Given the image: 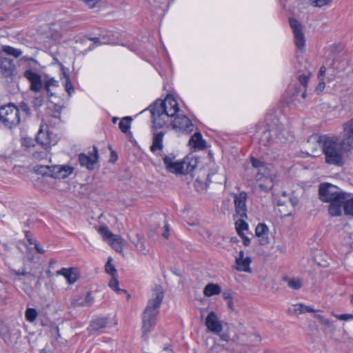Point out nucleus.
Segmentation results:
<instances>
[{
    "instance_id": "nucleus-1",
    "label": "nucleus",
    "mask_w": 353,
    "mask_h": 353,
    "mask_svg": "<svg viewBox=\"0 0 353 353\" xmlns=\"http://www.w3.org/2000/svg\"><path fill=\"white\" fill-rule=\"evenodd\" d=\"M319 143L325 156V162L329 165L341 167L344 165V154L351 152L336 134L314 135L310 137Z\"/></svg>"
},
{
    "instance_id": "nucleus-2",
    "label": "nucleus",
    "mask_w": 353,
    "mask_h": 353,
    "mask_svg": "<svg viewBox=\"0 0 353 353\" xmlns=\"http://www.w3.org/2000/svg\"><path fill=\"white\" fill-rule=\"evenodd\" d=\"M150 110L153 128L157 130L168 125L170 119L176 115L179 108L176 100L168 94L163 101L157 99L150 106Z\"/></svg>"
},
{
    "instance_id": "nucleus-3",
    "label": "nucleus",
    "mask_w": 353,
    "mask_h": 353,
    "mask_svg": "<svg viewBox=\"0 0 353 353\" xmlns=\"http://www.w3.org/2000/svg\"><path fill=\"white\" fill-rule=\"evenodd\" d=\"M164 298V292L161 285H156L153 289V297L150 299L142 314V338L148 340V334L156 325L159 308Z\"/></svg>"
},
{
    "instance_id": "nucleus-4",
    "label": "nucleus",
    "mask_w": 353,
    "mask_h": 353,
    "mask_svg": "<svg viewBox=\"0 0 353 353\" xmlns=\"http://www.w3.org/2000/svg\"><path fill=\"white\" fill-rule=\"evenodd\" d=\"M345 192L329 183H321L319 188V198L324 203H330L329 214L336 216L341 215V201L345 199Z\"/></svg>"
},
{
    "instance_id": "nucleus-5",
    "label": "nucleus",
    "mask_w": 353,
    "mask_h": 353,
    "mask_svg": "<svg viewBox=\"0 0 353 353\" xmlns=\"http://www.w3.org/2000/svg\"><path fill=\"white\" fill-rule=\"evenodd\" d=\"M19 110L13 103L0 108V121L8 128L12 129L21 122Z\"/></svg>"
},
{
    "instance_id": "nucleus-6",
    "label": "nucleus",
    "mask_w": 353,
    "mask_h": 353,
    "mask_svg": "<svg viewBox=\"0 0 353 353\" xmlns=\"http://www.w3.org/2000/svg\"><path fill=\"white\" fill-rule=\"evenodd\" d=\"M250 162L252 167L258 170L257 174H256V181H260L264 178L271 183V182L276 177L274 168L271 164H268L254 157L250 158Z\"/></svg>"
},
{
    "instance_id": "nucleus-7",
    "label": "nucleus",
    "mask_w": 353,
    "mask_h": 353,
    "mask_svg": "<svg viewBox=\"0 0 353 353\" xmlns=\"http://www.w3.org/2000/svg\"><path fill=\"white\" fill-rule=\"evenodd\" d=\"M290 25L293 31L296 46L299 50H303L305 48V39L301 24L298 20L292 18L290 19Z\"/></svg>"
},
{
    "instance_id": "nucleus-8",
    "label": "nucleus",
    "mask_w": 353,
    "mask_h": 353,
    "mask_svg": "<svg viewBox=\"0 0 353 353\" xmlns=\"http://www.w3.org/2000/svg\"><path fill=\"white\" fill-rule=\"evenodd\" d=\"M98 149L94 145L93 146L92 151H90L88 154L81 153L79 154L80 165L87 168L89 170H93L94 169V165L98 162Z\"/></svg>"
},
{
    "instance_id": "nucleus-9",
    "label": "nucleus",
    "mask_w": 353,
    "mask_h": 353,
    "mask_svg": "<svg viewBox=\"0 0 353 353\" xmlns=\"http://www.w3.org/2000/svg\"><path fill=\"white\" fill-rule=\"evenodd\" d=\"M340 137L350 150H353V117L342 124V132Z\"/></svg>"
},
{
    "instance_id": "nucleus-10",
    "label": "nucleus",
    "mask_w": 353,
    "mask_h": 353,
    "mask_svg": "<svg viewBox=\"0 0 353 353\" xmlns=\"http://www.w3.org/2000/svg\"><path fill=\"white\" fill-rule=\"evenodd\" d=\"M172 129L185 132L187 134L193 130V125L190 119L185 115H177L171 123Z\"/></svg>"
},
{
    "instance_id": "nucleus-11",
    "label": "nucleus",
    "mask_w": 353,
    "mask_h": 353,
    "mask_svg": "<svg viewBox=\"0 0 353 353\" xmlns=\"http://www.w3.org/2000/svg\"><path fill=\"white\" fill-rule=\"evenodd\" d=\"M234 205L236 215L242 218L247 217V193L241 192L239 194H234Z\"/></svg>"
},
{
    "instance_id": "nucleus-12",
    "label": "nucleus",
    "mask_w": 353,
    "mask_h": 353,
    "mask_svg": "<svg viewBox=\"0 0 353 353\" xmlns=\"http://www.w3.org/2000/svg\"><path fill=\"white\" fill-rule=\"evenodd\" d=\"M23 76L30 83V90L35 92H39L41 90L43 87V83L40 74L29 69L24 72Z\"/></svg>"
},
{
    "instance_id": "nucleus-13",
    "label": "nucleus",
    "mask_w": 353,
    "mask_h": 353,
    "mask_svg": "<svg viewBox=\"0 0 353 353\" xmlns=\"http://www.w3.org/2000/svg\"><path fill=\"white\" fill-rule=\"evenodd\" d=\"M165 133L163 132H154L152 136V143L150 148V151L154 154L163 156L161 154L163 148V139Z\"/></svg>"
},
{
    "instance_id": "nucleus-14",
    "label": "nucleus",
    "mask_w": 353,
    "mask_h": 353,
    "mask_svg": "<svg viewBox=\"0 0 353 353\" xmlns=\"http://www.w3.org/2000/svg\"><path fill=\"white\" fill-rule=\"evenodd\" d=\"M205 325L208 329L213 333H219L223 329L221 322L218 320L214 312H210L208 314L205 320Z\"/></svg>"
},
{
    "instance_id": "nucleus-15",
    "label": "nucleus",
    "mask_w": 353,
    "mask_h": 353,
    "mask_svg": "<svg viewBox=\"0 0 353 353\" xmlns=\"http://www.w3.org/2000/svg\"><path fill=\"white\" fill-rule=\"evenodd\" d=\"M238 271H242L250 273L252 270L250 265L252 262L250 257H244V252L243 250L239 252V256L236 257L235 260Z\"/></svg>"
},
{
    "instance_id": "nucleus-16",
    "label": "nucleus",
    "mask_w": 353,
    "mask_h": 353,
    "mask_svg": "<svg viewBox=\"0 0 353 353\" xmlns=\"http://www.w3.org/2000/svg\"><path fill=\"white\" fill-rule=\"evenodd\" d=\"M15 70L13 61L8 58L0 57V75L8 77L12 74Z\"/></svg>"
},
{
    "instance_id": "nucleus-17",
    "label": "nucleus",
    "mask_w": 353,
    "mask_h": 353,
    "mask_svg": "<svg viewBox=\"0 0 353 353\" xmlns=\"http://www.w3.org/2000/svg\"><path fill=\"white\" fill-rule=\"evenodd\" d=\"M344 198L345 199L341 201L340 203L341 214L343 208L345 215L353 216V196L350 193L345 192Z\"/></svg>"
},
{
    "instance_id": "nucleus-18",
    "label": "nucleus",
    "mask_w": 353,
    "mask_h": 353,
    "mask_svg": "<svg viewBox=\"0 0 353 353\" xmlns=\"http://www.w3.org/2000/svg\"><path fill=\"white\" fill-rule=\"evenodd\" d=\"M37 142L40 144L44 150H47L50 148L51 140L48 131H44L43 126H41L39 131L36 136Z\"/></svg>"
},
{
    "instance_id": "nucleus-19",
    "label": "nucleus",
    "mask_w": 353,
    "mask_h": 353,
    "mask_svg": "<svg viewBox=\"0 0 353 353\" xmlns=\"http://www.w3.org/2000/svg\"><path fill=\"white\" fill-rule=\"evenodd\" d=\"M268 226L264 223H260L256 228L255 233L256 236L259 239L261 245H265L269 243L268 236Z\"/></svg>"
},
{
    "instance_id": "nucleus-20",
    "label": "nucleus",
    "mask_w": 353,
    "mask_h": 353,
    "mask_svg": "<svg viewBox=\"0 0 353 353\" xmlns=\"http://www.w3.org/2000/svg\"><path fill=\"white\" fill-rule=\"evenodd\" d=\"M52 170L53 172L50 174V176L54 178H65L73 171V168L68 165L54 166L52 167Z\"/></svg>"
},
{
    "instance_id": "nucleus-21",
    "label": "nucleus",
    "mask_w": 353,
    "mask_h": 353,
    "mask_svg": "<svg viewBox=\"0 0 353 353\" xmlns=\"http://www.w3.org/2000/svg\"><path fill=\"white\" fill-rule=\"evenodd\" d=\"M189 145L194 148L203 150L206 148V143L200 132H195L189 141Z\"/></svg>"
},
{
    "instance_id": "nucleus-22",
    "label": "nucleus",
    "mask_w": 353,
    "mask_h": 353,
    "mask_svg": "<svg viewBox=\"0 0 353 353\" xmlns=\"http://www.w3.org/2000/svg\"><path fill=\"white\" fill-rule=\"evenodd\" d=\"M107 324L108 319L106 318H99L92 321L88 328L90 333L105 328Z\"/></svg>"
},
{
    "instance_id": "nucleus-23",
    "label": "nucleus",
    "mask_w": 353,
    "mask_h": 353,
    "mask_svg": "<svg viewBox=\"0 0 353 353\" xmlns=\"http://www.w3.org/2000/svg\"><path fill=\"white\" fill-rule=\"evenodd\" d=\"M184 163L185 162L174 161L167 168V170L175 174H184Z\"/></svg>"
},
{
    "instance_id": "nucleus-24",
    "label": "nucleus",
    "mask_w": 353,
    "mask_h": 353,
    "mask_svg": "<svg viewBox=\"0 0 353 353\" xmlns=\"http://www.w3.org/2000/svg\"><path fill=\"white\" fill-rule=\"evenodd\" d=\"M221 290V288L218 285L210 283L205 287L203 293L206 296H211L212 295L219 294Z\"/></svg>"
},
{
    "instance_id": "nucleus-25",
    "label": "nucleus",
    "mask_w": 353,
    "mask_h": 353,
    "mask_svg": "<svg viewBox=\"0 0 353 353\" xmlns=\"http://www.w3.org/2000/svg\"><path fill=\"white\" fill-rule=\"evenodd\" d=\"M283 280L287 282L288 286L293 290H299L303 286V282L299 278H288L284 277Z\"/></svg>"
},
{
    "instance_id": "nucleus-26",
    "label": "nucleus",
    "mask_w": 353,
    "mask_h": 353,
    "mask_svg": "<svg viewBox=\"0 0 353 353\" xmlns=\"http://www.w3.org/2000/svg\"><path fill=\"white\" fill-rule=\"evenodd\" d=\"M44 96L41 94H36L31 101V105L34 111L39 112L40 108L43 105Z\"/></svg>"
},
{
    "instance_id": "nucleus-27",
    "label": "nucleus",
    "mask_w": 353,
    "mask_h": 353,
    "mask_svg": "<svg viewBox=\"0 0 353 353\" xmlns=\"http://www.w3.org/2000/svg\"><path fill=\"white\" fill-rule=\"evenodd\" d=\"M246 219L239 216L235 222L236 230L239 236H243V231L248 230V225L245 220Z\"/></svg>"
},
{
    "instance_id": "nucleus-28",
    "label": "nucleus",
    "mask_w": 353,
    "mask_h": 353,
    "mask_svg": "<svg viewBox=\"0 0 353 353\" xmlns=\"http://www.w3.org/2000/svg\"><path fill=\"white\" fill-rule=\"evenodd\" d=\"M123 239L118 236V235H114V236L108 241L112 247L117 252H121L123 250Z\"/></svg>"
},
{
    "instance_id": "nucleus-29",
    "label": "nucleus",
    "mask_w": 353,
    "mask_h": 353,
    "mask_svg": "<svg viewBox=\"0 0 353 353\" xmlns=\"http://www.w3.org/2000/svg\"><path fill=\"white\" fill-rule=\"evenodd\" d=\"M17 108L19 110V113L22 112L24 114L23 116V120H26L27 117H30L32 115V112L30 105L24 101L20 102L17 106Z\"/></svg>"
},
{
    "instance_id": "nucleus-30",
    "label": "nucleus",
    "mask_w": 353,
    "mask_h": 353,
    "mask_svg": "<svg viewBox=\"0 0 353 353\" xmlns=\"http://www.w3.org/2000/svg\"><path fill=\"white\" fill-rule=\"evenodd\" d=\"M182 162L184 163V174L192 172L196 167L197 161L195 159H185Z\"/></svg>"
},
{
    "instance_id": "nucleus-31",
    "label": "nucleus",
    "mask_w": 353,
    "mask_h": 353,
    "mask_svg": "<svg viewBox=\"0 0 353 353\" xmlns=\"http://www.w3.org/2000/svg\"><path fill=\"white\" fill-rule=\"evenodd\" d=\"M79 275L77 268H68V272L65 279L69 283H75L79 279Z\"/></svg>"
},
{
    "instance_id": "nucleus-32",
    "label": "nucleus",
    "mask_w": 353,
    "mask_h": 353,
    "mask_svg": "<svg viewBox=\"0 0 353 353\" xmlns=\"http://www.w3.org/2000/svg\"><path fill=\"white\" fill-rule=\"evenodd\" d=\"M131 121L132 118L130 117H124L120 121L119 127L122 132L126 133L129 130Z\"/></svg>"
},
{
    "instance_id": "nucleus-33",
    "label": "nucleus",
    "mask_w": 353,
    "mask_h": 353,
    "mask_svg": "<svg viewBox=\"0 0 353 353\" xmlns=\"http://www.w3.org/2000/svg\"><path fill=\"white\" fill-rule=\"evenodd\" d=\"M2 50L9 54L14 57L15 58H18L20 57L22 54V52L19 50L14 48L13 47L9 46H2Z\"/></svg>"
},
{
    "instance_id": "nucleus-34",
    "label": "nucleus",
    "mask_w": 353,
    "mask_h": 353,
    "mask_svg": "<svg viewBox=\"0 0 353 353\" xmlns=\"http://www.w3.org/2000/svg\"><path fill=\"white\" fill-rule=\"evenodd\" d=\"M294 312L299 314L315 312V310L312 307L305 305L302 303L294 305Z\"/></svg>"
},
{
    "instance_id": "nucleus-35",
    "label": "nucleus",
    "mask_w": 353,
    "mask_h": 353,
    "mask_svg": "<svg viewBox=\"0 0 353 353\" xmlns=\"http://www.w3.org/2000/svg\"><path fill=\"white\" fill-rule=\"evenodd\" d=\"M63 75L65 80L64 85L65 90L68 92L69 96H71V94L74 92L73 84L71 82L68 74H67L65 72H63Z\"/></svg>"
},
{
    "instance_id": "nucleus-36",
    "label": "nucleus",
    "mask_w": 353,
    "mask_h": 353,
    "mask_svg": "<svg viewBox=\"0 0 353 353\" xmlns=\"http://www.w3.org/2000/svg\"><path fill=\"white\" fill-rule=\"evenodd\" d=\"M38 316V312L36 309L28 307L25 312V316L28 321L34 322Z\"/></svg>"
},
{
    "instance_id": "nucleus-37",
    "label": "nucleus",
    "mask_w": 353,
    "mask_h": 353,
    "mask_svg": "<svg viewBox=\"0 0 353 353\" xmlns=\"http://www.w3.org/2000/svg\"><path fill=\"white\" fill-rule=\"evenodd\" d=\"M58 81H56L54 78L48 79L44 83V88L46 90L49 96H52L53 94L50 91L51 87H57Z\"/></svg>"
},
{
    "instance_id": "nucleus-38",
    "label": "nucleus",
    "mask_w": 353,
    "mask_h": 353,
    "mask_svg": "<svg viewBox=\"0 0 353 353\" xmlns=\"http://www.w3.org/2000/svg\"><path fill=\"white\" fill-rule=\"evenodd\" d=\"M99 233L103 236V238L105 241H110L113 236L114 234H112L108 229L107 226H101L99 227L98 230Z\"/></svg>"
},
{
    "instance_id": "nucleus-39",
    "label": "nucleus",
    "mask_w": 353,
    "mask_h": 353,
    "mask_svg": "<svg viewBox=\"0 0 353 353\" xmlns=\"http://www.w3.org/2000/svg\"><path fill=\"white\" fill-rule=\"evenodd\" d=\"M36 172L38 173H40L43 175L45 174H52L53 172L52 167H50L48 165H40L37 166V168L36 169Z\"/></svg>"
},
{
    "instance_id": "nucleus-40",
    "label": "nucleus",
    "mask_w": 353,
    "mask_h": 353,
    "mask_svg": "<svg viewBox=\"0 0 353 353\" xmlns=\"http://www.w3.org/2000/svg\"><path fill=\"white\" fill-rule=\"evenodd\" d=\"M310 76V71H307L305 73L299 74V77H298V79H299V83L305 87L307 83V81H308Z\"/></svg>"
},
{
    "instance_id": "nucleus-41",
    "label": "nucleus",
    "mask_w": 353,
    "mask_h": 353,
    "mask_svg": "<svg viewBox=\"0 0 353 353\" xmlns=\"http://www.w3.org/2000/svg\"><path fill=\"white\" fill-rule=\"evenodd\" d=\"M111 261V258H109L108 262L105 264V271L109 274L113 276L117 272V270L114 265L112 263Z\"/></svg>"
},
{
    "instance_id": "nucleus-42",
    "label": "nucleus",
    "mask_w": 353,
    "mask_h": 353,
    "mask_svg": "<svg viewBox=\"0 0 353 353\" xmlns=\"http://www.w3.org/2000/svg\"><path fill=\"white\" fill-rule=\"evenodd\" d=\"M136 248L137 250L143 254H146L149 251L143 240L138 241L137 243L136 244Z\"/></svg>"
},
{
    "instance_id": "nucleus-43",
    "label": "nucleus",
    "mask_w": 353,
    "mask_h": 353,
    "mask_svg": "<svg viewBox=\"0 0 353 353\" xmlns=\"http://www.w3.org/2000/svg\"><path fill=\"white\" fill-rule=\"evenodd\" d=\"M109 286L118 293L121 292L126 293V291L119 288V281L116 279H112L110 281Z\"/></svg>"
},
{
    "instance_id": "nucleus-44",
    "label": "nucleus",
    "mask_w": 353,
    "mask_h": 353,
    "mask_svg": "<svg viewBox=\"0 0 353 353\" xmlns=\"http://www.w3.org/2000/svg\"><path fill=\"white\" fill-rule=\"evenodd\" d=\"M47 156H48V152H47V150H46L43 151H36L32 153V157H33V159H34L36 160H41V159H46V158H47Z\"/></svg>"
},
{
    "instance_id": "nucleus-45",
    "label": "nucleus",
    "mask_w": 353,
    "mask_h": 353,
    "mask_svg": "<svg viewBox=\"0 0 353 353\" xmlns=\"http://www.w3.org/2000/svg\"><path fill=\"white\" fill-rule=\"evenodd\" d=\"M276 214L281 218L290 216L291 212L285 209V205L283 207H279L276 210Z\"/></svg>"
},
{
    "instance_id": "nucleus-46",
    "label": "nucleus",
    "mask_w": 353,
    "mask_h": 353,
    "mask_svg": "<svg viewBox=\"0 0 353 353\" xmlns=\"http://www.w3.org/2000/svg\"><path fill=\"white\" fill-rule=\"evenodd\" d=\"M304 63H306V62L305 61H299L297 62V63H296L295 67L297 69L298 72H300V73L302 72V74H303V73L306 72L307 71H310L307 68L305 64H304Z\"/></svg>"
},
{
    "instance_id": "nucleus-47",
    "label": "nucleus",
    "mask_w": 353,
    "mask_h": 353,
    "mask_svg": "<svg viewBox=\"0 0 353 353\" xmlns=\"http://www.w3.org/2000/svg\"><path fill=\"white\" fill-rule=\"evenodd\" d=\"M273 187L272 181L271 183H269V181H266L265 179V183H260L259 185V188L265 192H268L269 190H270Z\"/></svg>"
},
{
    "instance_id": "nucleus-48",
    "label": "nucleus",
    "mask_w": 353,
    "mask_h": 353,
    "mask_svg": "<svg viewBox=\"0 0 353 353\" xmlns=\"http://www.w3.org/2000/svg\"><path fill=\"white\" fill-rule=\"evenodd\" d=\"M174 158L175 157L173 155H165L163 157V163L165 165L166 169L169 168V166L174 162Z\"/></svg>"
},
{
    "instance_id": "nucleus-49",
    "label": "nucleus",
    "mask_w": 353,
    "mask_h": 353,
    "mask_svg": "<svg viewBox=\"0 0 353 353\" xmlns=\"http://www.w3.org/2000/svg\"><path fill=\"white\" fill-rule=\"evenodd\" d=\"M194 186L198 191H205L208 188V185L206 183H203L202 181L198 179H196Z\"/></svg>"
},
{
    "instance_id": "nucleus-50",
    "label": "nucleus",
    "mask_w": 353,
    "mask_h": 353,
    "mask_svg": "<svg viewBox=\"0 0 353 353\" xmlns=\"http://www.w3.org/2000/svg\"><path fill=\"white\" fill-rule=\"evenodd\" d=\"M316 317L319 319V322L325 325L326 327H331L332 323V321L326 318H325L324 316H321V315H316Z\"/></svg>"
},
{
    "instance_id": "nucleus-51",
    "label": "nucleus",
    "mask_w": 353,
    "mask_h": 353,
    "mask_svg": "<svg viewBox=\"0 0 353 353\" xmlns=\"http://www.w3.org/2000/svg\"><path fill=\"white\" fill-rule=\"evenodd\" d=\"M311 4L314 7H322L329 3V0H310Z\"/></svg>"
},
{
    "instance_id": "nucleus-52",
    "label": "nucleus",
    "mask_w": 353,
    "mask_h": 353,
    "mask_svg": "<svg viewBox=\"0 0 353 353\" xmlns=\"http://www.w3.org/2000/svg\"><path fill=\"white\" fill-rule=\"evenodd\" d=\"M334 316L339 320L341 321H348L353 319V314H334Z\"/></svg>"
},
{
    "instance_id": "nucleus-53",
    "label": "nucleus",
    "mask_w": 353,
    "mask_h": 353,
    "mask_svg": "<svg viewBox=\"0 0 353 353\" xmlns=\"http://www.w3.org/2000/svg\"><path fill=\"white\" fill-rule=\"evenodd\" d=\"M93 302H94L93 296L91 295L90 292H88L87 295L85 296V299L84 305L90 306L92 304Z\"/></svg>"
},
{
    "instance_id": "nucleus-54",
    "label": "nucleus",
    "mask_w": 353,
    "mask_h": 353,
    "mask_svg": "<svg viewBox=\"0 0 353 353\" xmlns=\"http://www.w3.org/2000/svg\"><path fill=\"white\" fill-rule=\"evenodd\" d=\"M88 7L92 8L101 0H82Z\"/></svg>"
},
{
    "instance_id": "nucleus-55",
    "label": "nucleus",
    "mask_w": 353,
    "mask_h": 353,
    "mask_svg": "<svg viewBox=\"0 0 353 353\" xmlns=\"http://www.w3.org/2000/svg\"><path fill=\"white\" fill-rule=\"evenodd\" d=\"M325 72H326V68L325 66L324 65H322L320 68V70H319V75H318V77L319 79L321 80V81H323V77L325 76Z\"/></svg>"
},
{
    "instance_id": "nucleus-56",
    "label": "nucleus",
    "mask_w": 353,
    "mask_h": 353,
    "mask_svg": "<svg viewBox=\"0 0 353 353\" xmlns=\"http://www.w3.org/2000/svg\"><path fill=\"white\" fill-rule=\"evenodd\" d=\"M13 273L15 274V275H17V276H28V275H31L30 273L26 272L25 270H23L22 271H20V270H13L12 271Z\"/></svg>"
},
{
    "instance_id": "nucleus-57",
    "label": "nucleus",
    "mask_w": 353,
    "mask_h": 353,
    "mask_svg": "<svg viewBox=\"0 0 353 353\" xmlns=\"http://www.w3.org/2000/svg\"><path fill=\"white\" fill-rule=\"evenodd\" d=\"M68 268H61V270H58V271L57 272V274H58V275H62V276H63L65 278H66L67 274H68Z\"/></svg>"
},
{
    "instance_id": "nucleus-58",
    "label": "nucleus",
    "mask_w": 353,
    "mask_h": 353,
    "mask_svg": "<svg viewBox=\"0 0 353 353\" xmlns=\"http://www.w3.org/2000/svg\"><path fill=\"white\" fill-rule=\"evenodd\" d=\"M243 239V244L245 246H248L250 244V239L247 237L244 234L243 236H240Z\"/></svg>"
},
{
    "instance_id": "nucleus-59",
    "label": "nucleus",
    "mask_w": 353,
    "mask_h": 353,
    "mask_svg": "<svg viewBox=\"0 0 353 353\" xmlns=\"http://www.w3.org/2000/svg\"><path fill=\"white\" fill-rule=\"evenodd\" d=\"M34 248L36 251L39 254H43L45 252V250L41 247L39 246L38 242L37 243H35Z\"/></svg>"
},
{
    "instance_id": "nucleus-60",
    "label": "nucleus",
    "mask_w": 353,
    "mask_h": 353,
    "mask_svg": "<svg viewBox=\"0 0 353 353\" xmlns=\"http://www.w3.org/2000/svg\"><path fill=\"white\" fill-rule=\"evenodd\" d=\"M117 155L116 152L114 151H112L110 161L114 163L117 161Z\"/></svg>"
},
{
    "instance_id": "nucleus-61",
    "label": "nucleus",
    "mask_w": 353,
    "mask_h": 353,
    "mask_svg": "<svg viewBox=\"0 0 353 353\" xmlns=\"http://www.w3.org/2000/svg\"><path fill=\"white\" fill-rule=\"evenodd\" d=\"M91 40L93 41L94 43L97 45H101V44L105 43V42H101L100 41V39L98 37L92 38Z\"/></svg>"
},
{
    "instance_id": "nucleus-62",
    "label": "nucleus",
    "mask_w": 353,
    "mask_h": 353,
    "mask_svg": "<svg viewBox=\"0 0 353 353\" xmlns=\"http://www.w3.org/2000/svg\"><path fill=\"white\" fill-rule=\"evenodd\" d=\"M228 307L230 311H234V305H233L232 299H230L229 301H228Z\"/></svg>"
},
{
    "instance_id": "nucleus-63",
    "label": "nucleus",
    "mask_w": 353,
    "mask_h": 353,
    "mask_svg": "<svg viewBox=\"0 0 353 353\" xmlns=\"http://www.w3.org/2000/svg\"><path fill=\"white\" fill-rule=\"evenodd\" d=\"M285 132H286V131H281L280 133H279V134H277V137H276V138H277L279 141H283V140H282V139H283V137H284V134H285Z\"/></svg>"
},
{
    "instance_id": "nucleus-64",
    "label": "nucleus",
    "mask_w": 353,
    "mask_h": 353,
    "mask_svg": "<svg viewBox=\"0 0 353 353\" xmlns=\"http://www.w3.org/2000/svg\"><path fill=\"white\" fill-rule=\"evenodd\" d=\"M223 297L227 301H229L230 299H232V297L230 295V294L226 292L223 293Z\"/></svg>"
}]
</instances>
